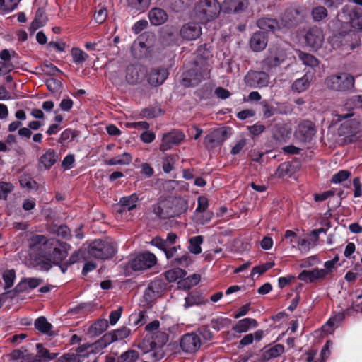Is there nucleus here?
I'll list each match as a JSON object with an SVG mask.
<instances>
[{
	"mask_svg": "<svg viewBox=\"0 0 362 362\" xmlns=\"http://www.w3.org/2000/svg\"><path fill=\"white\" fill-rule=\"evenodd\" d=\"M177 238L176 233L170 232L168 233L166 239L164 240L159 236H156L151 241V244L163 252L170 266H182L184 268L188 267L192 262L191 257L188 252L182 251L180 245H173Z\"/></svg>",
	"mask_w": 362,
	"mask_h": 362,
	"instance_id": "1",
	"label": "nucleus"
},
{
	"mask_svg": "<svg viewBox=\"0 0 362 362\" xmlns=\"http://www.w3.org/2000/svg\"><path fill=\"white\" fill-rule=\"evenodd\" d=\"M295 61V57L287 49L279 45H271L261 62L262 69L271 74L280 68L287 69Z\"/></svg>",
	"mask_w": 362,
	"mask_h": 362,
	"instance_id": "2",
	"label": "nucleus"
},
{
	"mask_svg": "<svg viewBox=\"0 0 362 362\" xmlns=\"http://www.w3.org/2000/svg\"><path fill=\"white\" fill-rule=\"evenodd\" d=\"M168 339L169 336L165 332L157 331L153 333H148L139 343L138 348L144 354L154 351L152 356L156 358V361H158L164 356V352L162 349L168 341Z\"/></svg>",
	"mask_w": 362,
	"mask_h": 362,
	"instance_id": "3",
	"label": "nucleus"
},
{
	"mask_svg": "<svg viewBox=\"0 0 362 362\" xmlns=\"http://www.w3.org/2000/svg\"><path fill=\"white\" fill-rule=\"evenodd\" d=\"M340 137L339 143L344 146L358 141L362 137L360 122L356 119H349L342 122L338 129Z\"/></svg>",
	"mask_w": 362,
	"mask_h": 362,
	"instance_id": "4",
	"label": "nucleus"
},
{
	"mask_svg": "<svg viewBox=\"0 0 362 362\" xmlns=\"http://www.w3.org/2000/svg\"><path fill=\"white\" fill-rule=\"evenodd\" d=\"M117 251V247L113 243L100 239L95 240L88 247L89 255L95 259L102 260L111 259Z\"/></svg>",
	"mask_w": 362,
	"mask_h": 362,
	"instance_id": "5",
	"label": "nucleus"
},
{
	"mask_svg": "<svg viewBox=\"0 0 362 362\" xmlns=\"http://www.w3.org/2000/svg\"><path fill=\"white\" fill-rule=\"evenodd\" d=\"M221 11V6L216 0H200L195 7L196 15L202 23L214 20Z\"/></svg>",
	"mask_w": 362,
	"mask_h": 362,
	"instance_id": "6",
	"label": "nucleus"
},
{
	"mask_svg": "<svg viewBox=\"0 0 362 362\" xmlns=\"http://www.w3.org/2000/svg\"><path fill=\"white\" fill-rule=\"evenodd\" d=\"M325 84L329 89L337 91H347L354 85V78L349 74L341 73L327 76Z\"/></svg>",
	"mask_w": 362,
	"mask_h": 362,
	"instance_id": "7",
	"label": "nucleus"
},
{
	"mask_svg": "<svg viewBox=\"0 0 362 362\" xmlns=\"http://www.w3.org/2000/svg\"><path fill=\"white\" fill-rule=\"evenodd\" d=\"M345 22L349 23L351 28L356 30H362V9L357 6L346 4L338 15Z\"/></svg>",
	"mask_w": 362,
	"mask_h": 362,
	"instance_id": "8",
	"label": "nucleus"
},
{
	"mask_svg": "<svg viewBox=\"0 0 362 362\" xmlns=\"http://www.w3.org/2000/svg\"><path fill=\"white\" fill-rule=\"evenodd\" d=\"M48 246L50 247L46 252V256L51 259L54 265H58L66 258L68 247H70L66 243L52 239Z\"/></svg>",
	"mask_w": 362,
	"mask_h": 362,
	"instance_id": "9",
	"label": "nucleus"
},
{
	"mask_svg": "<svg viewBox=\"0 0 362 362\" xmlns=\"http://www.w3.org/2000/svg\"><path fill=\"white\" fill-rule=\"evenodd\" d=\"M209 69L208 66L190 69L183 73L182 84L185 87H194L208 77Z\"/></svg>",
	"mask_w": 362,
	"mask_h": 362,
	"instance_id": "10",
	"label": "nucleus"
},
{
	"mask_svg": "<svg viewBox=\"0 0 362 362\" xmlns=\"http://www.w3.org/2000/svg\"><path fill=\"white\" fill-rule=\"evenodd\" d=\"M317 133L315 124L308 119L301 120L297 125L294 136L302 143H310Z\"/></svg>",
	"mask_w": 362,
	"mask_h": 362,
	"instance_id": "11",
	"label": "nucleus"
},
{
	"mask_svg": "<svg viewBox=\"0 0 362 362\" xmlns=\"http://www.w3.org/2000/svg\"><path fill=\"white\" fill-rule=\"evenodd\" d=\"M156 262L157 259L156 255L146 251L136 255L129 262V264L132 270L137 272L151 268Z\"/></svg>",
	"mask_w": 362,
	"mask_h": 362,
	"instance_id": "12",
	"label": "nucleus"
},
{
	"mask_svg": "<svg viewBox=\"0 0 362 362\" xmlns=\"http://www.w3.org/2000/svg\"><path fill=\"white\" fill-rule=\"evenodd\" d=\"M269 72L264 71H249L244 77V81L247 86L252 88H261L269 84Z\"/></svg>",
	"mask_w": 362,
	"mask_h": 362,
	"instance_id": "13",
	"label": "nucleus"
},
{
	"mask_svg": "<svg viewBox=\"0 0 362 362\" xmlns=\"http://www.w3.org/2000/svg\"><path fill=\"white\" fill-rule=\"evenodd\" d=\"M185 138V135L182 130L173 129L169 132L163 134L161 144L159 146L160 151L165 152L173 148L174 146L179 145Z\"/></svg>",
	"mask_w": 362,
	"mask_h": 362,
	"instance_id": "14",
	"label": "nucleus"
},
{
	"mask_svg": "<svg viewBox=\"0 0 362 362\" xmlns=\"http://www.w3.org/2000/svg\"><path fill=\"white\" fill-rule=\"evenodd\" d=\"M202 344L200 337L195 332L187 333L182 336L180 340V346L185 353L197 352Z\"/></svg>",
	"mask_w": 362,
	"mask_h": 362,
	"instance_id": "15",
	"label": "nucleus"
},
{
	"mask_svg": "<svg viewBox=\"0 0 362 362\" xmlns=\"http://www.w3.org/2000/svg\"><path fill=\"white\" fill-rule=\"evenodd\" d=\"M350 39V36L335 35L329 38V43L334 49L354 50L356 48L361 47L360 40H356L355 42L349 43Z\"/></svg>",
	"mask_w": 362,
	"mask_h": 362,
	"instance_id": "16",
	"label": "nucleus"
},
{
	"mask_svg": "<svg viewBox=\"0 0 362 362\" xmlns=\"http://www.w3.org/2000/svg\"><path fill=\"white\" fill-rule=\"evenodd\" d=\"M167 286L166 283L160 278H155L148 285L144 291V298L147 301L153 300L162 296Z\"/></svg>",
	"mask_w": 362,
	"mask_h": 362,
	"instance_id": "17",
	"label": "nucleus"
},
{
	"mask_svg": "<svg viewBox=\"0 0 362 362\" xmlns=\"http://www.w3.org/2000/svg\"><path fill=\"white\" fill-rule=\"evenodd\" d=\"M166 202L172 218L180 216L188 209L187 201L181 197H170Z\"/></svg>",
	"mask_w": 362,
	"mask_h": 362,
	"instance_id": "18",
	"label": "nucleus"
},
{
	"mask_svg": "<svg viewBox=\"0 0 362 362\" xmlns=\"http://www.w3.org/2000/svg\"><path fill=\"white\" fill-rule=\"evenodd\" d=\"M228 136V131L225 127L217 129L205 136L204 144L208 148H214L223 143Z\"/></svg>",
	"mask_w": 362,
	"mask_h": 362,
	"instance_id": "19",
	"label": "nucleus"
},
{
	"mask_svg": "<svg viewBox=\"0 0 362 362\" xmlns=\"http://www.w3.org/2000/svg\"><path fill=\"white\" fill-rule=\"evenodd\" d=\"M139 200V194L136 193L121 197L117 204V212L123 214L124 212L135 209L137 207V204Z\"/></svg>",
	"mask_w": 362,
	"mask_h": 362,
	"instance_id": "20",
	"label": "nucleus"
},
{
	"mask_svg": "<svg viewBox=\"0 0 362 362\" xmlns=\"http://www.w3.org/2000/svg\"><path fill=\"white\" fill-rule=\"evenodd\" d=\"M306 44L313 49H317L321 47L324 41L322 31L318 28H312L305 36Z\"/></svg>",
	"mask_w": 362,
	"mask_h": 362,
	"instance_id": "21",
	"label": "nucleus"
},
{
	"mask_svg": "<svg viewBox=\"0 0 362 362\" xmlns=\"http://www.w3.org/2000/svg\"><path fill=\"white\" fill-rule=\"evenodd\" d=\"M202 34L201 26L196 23H188L180 29V35L187 40H193L198 38Z\"/></svg>",
	"mask_w": 362,
	"mask_h": 362,
	"instance_id": "22",
	"label": "nucleus"
},
{
	"mask_svg": "<svg viewBox=\"0 0 362 362\" xmlns=\"http://www.w3.org/2000/svg\"><path fill=\"white\" fill-rule=\"evenodd\" d=\"M247 6V0H225L221 5L222 11L226 13H238L244 11Z\"/></svg>",
	"mask_w": 362,
	"mask_h": 362,
	"instance_id": "23",
	"label": "nucleus"
},
{
	"mask_svg": "<svg viewBox=\"0 0 362 362\" xmlns=\"http://www.w3.org/2000/svg\"><path fill=\"white\" fill-rule=\"evenodd\" d=\"M168 74V71L165 68L152 69L148 74V81L153 86H160L163 83Z\"/></svg>",
	"mask_w": 362,
	"mask_h": 362,
	"instance_id": "24",
	"label": "nucleus"
},
{
	"mask_svg": "<svg viewBox=\"0 0 362 362\" xmlns=\"http://www.w3.org/2000/svg\"><path fill=\"white\" fill-rule=\"evenodd\" d=\"M59 156L52 148H48L39 158V168L49 170L58 160Z\"/></svg>",
	"mask_w": 362,
	"mask_h": 362,
	"instance_id": "25",
	"label": "nucleus"
},
{
	"mask_svg": "<svg viewBox=\"0 0 362 362\" xmlns=\"http://www.w3.org/2000/svg\"><path fill=\"white\" fill-rule=\"evenodd\" d=\"M325 272L317 268L312 270H303L298 275V279L304 282L313 283L317 280L325 279Z\"/></svg>",
	"mask_w": 362,
	"mask_h": 362,
	"instance_id": "26",
	"label": "nucleus"
},
{
	"mask_svg": "<svg viewBox=\"0 0 362 362\" xmlns=\"http://www.w3.org/2000/svg\"><path fill=\"white\" fill-rule=\"evenodd\" d=\"M267 36L264 32L255 33L250 38V45L255 52L263 50L267 45Z\"/></svg>",
	"mask_w": 362,
	"mask_h": 362,
	"instance_id": "27",
	"label": "nucleus"
},
{
	"mask_svg": "<svg viewBox=\"0 0 362 362\" xmlns=\"http://www.w3.org/2000/svg\"><path fill=\"white\" fill-rule=\"evenodd\" d=\"M146 71L141 66H129L127 69L126 78L129 83L134 84L144 78Z\"/></svg>",
	"mask_w": 362,
	"mask_h": 362,
	"instance_id": "28",
	"label": "nucleus"
},
{
	"mask_svg": "<svg viewBox=\"0 0 362 362\" xmlns=\"http://www.w3.org/2000/svg\"><path fill=\"white\" fill-rule=\"evenodd\" d=\"M257 25L261 30L274 33L281 29V23L277 19L263 17L257 20Z\"/></svg>",
	"mask_w": 362,
	"mask_h": 362,
	"instance_id": "29",
	"label": "nucleus"
},
{
	"mask_svg": "<svg viewBox=\"0 0 362 362\" xmlns=\"http://www.w3.org/2000/svg\"><path fill=\"white\" fill-rule=\"evenodd\" d=\"M150 22L153 25H160L168 19V14L165 10L160 8H153L148 13Z\"/></svg>",
	"mask_w": 362,
	"mask_h": 362,
	"instance_id": "30",
	"label": "nucleus"
},
{
	"mask_svg": "<svg viewBox=\"0 0 362 362\" xmlns=\"http://www.w3.org/2000/svg\"><path fill=\"white\" fill-rule=\"evenodd\" d=\"M35 328L40 332L47 334L49 337L54 335V332L52 330L53 325L49 323L47 318L44 316L37 317L34 322Z\"/></svg>",
	"mask_w": 362,
	"mask_h": 362,
	"instance_id": "31",
	"label": "nucleus"
},
{
	"mask_svg": "<svg viewBox=\"0 0 362 362\" xmlns=\"http://www.w3.org/2000/svg\"><path fill=\"white\" fill-rule=\"evenodd\" d=\"M257 326L258 322L255 319L246 317L238 320L232 329L237 333H243L247 332L251 327L255 328Z\"/></svg>",
	"mask_w": 362,
	"mask_h": 362,
	"instance_id": "32",
	"label": "nucleus"
},
{
	"mask_svg": "<svg viewBox=\"0 0 362 362\" xmlns=\"http://www.w3.org/2000/svg\"><path fill=\"white\" fill-rule=\"evenodd\" d=\"M37 354H35V356L42 362H49L52 361L59 355V353H52L47 348H45L42 344L37 343L36 344Z\"/></svg>",
	"mask_w": 362,
	"mask_h": 362,
	"instance_id": "33",
	"label": "nucleus"
},
{
	"mask_svg": "<svg viewBox=\"0 0 362 362\" xmlns=\"http://www.w3.org/2000/svg\"><path fill=\"white\" fill-rule=\"evenodd\" d=\"M108 327V322L105 319H98L88 329L87 333L91 337H97L103 333Z\"/></svg>",
	"mask_w": 362,
	"mask_h": 362,
	"instance_id": "34",
	"label": "nucleus"
},
{
	"mask_svg": "<svg viewBox=\"0 0 362 362\" xmlns=\"http://www.w3.org/2000/svg\"><path fill=\"white\" fill-rule=\"evenodd\" d=\"M312 80L313 76L310 74H305L303 77L294 81L291 86V88L295 92H303L308 88Z\"/></svg>",
	"mask_w": 362,
	"mask_h": 362,
	"instance_id": "35",
	"label": "nucleus"
},
{
	"mask_svg": "<svg viewBox=\"0 0 362 362\" xmlns=\"http://www.w3.org/2000/svg\"><path fill=\"white\" fill-rule=\"evenodd\" d=\"M151 0H127L128 8L132 13H144L149 6Z\"/></svg>",
	"mask_w": 362,
	"mask_h": 362,
	"instance_id": "36",
	"label": "nucleus"
},
{
	"mask_svg": "<svg viewBox=\"0 0 362 362\" xmlns=\"http://www.w3.org/2000/svg\"><path fill=\"white\" fill-rule=\"evenodd\" d=\"M168 206L167 204L166 199H165L158 203L153 204L152 211L154 214L156 215V216L161 219L170 218L172 217L169 208H167Z\"/></svg>",
	"mask_w": 362,
	"mask_h": 362,
	"instance_id": "37",
	"label": "nucleus"
},
{
	"mask_svg": "<svg viewBox=\"0 0 362 362\" xmlns=\"http://www.w3.org/2000/svg\"><path fill=\"white\" fill-rule=\"evenodd\" d=\"M173 269L166 271L164 276L169 282H174L177 280L182 279L186 275L187 272L182 269V266H170Z\"/></svg>",
	"mask_w": 362,
	"mask_h": 362,
	"instance_id": "38",
	"label": "nucleus"
},
{
	"mask_svg": "<svg viewBox=\"0 0 362 362\" xmlns=\"http://www.w3.org/2000/svg\"><path fill=\"white\" fill-rule=\"evenodd\" d=\"M284 352V345L276 344L269 348H265L262 353V358L264 360L268 361L280 356Z\"/></svg>",
	"mask_w": 362,
	"mask_h": 362,
	"instance_id": "39",
	"label": "nucleus"
},
{
	"mask_svg": "<svg viewBox=\"0 0 362 362\" xmlns=\"http://www.w3.org/2000/svg\"><path fill=\"white\" fill-rule=\"evenodd\" d=\"M115 341L112 332L105 333L100 339L89 346H95V351L99 352L108 345Z\"/></svg>",
	"mask_w": 362,
	"mask_h": 362,
	"instance_id": "40",
	"label": "nucleus"
},
{
	"mask_svg": "<svg viewBox=\"0 0 362 362\" xmlns=\"http://www.w3.org/2000/svg\"><path fill=\"white\" fill-rule=\"evenodd\" d=\"M200 279L201 277L199 274H194L190 275L188 277L184 278L178 281V288L183 290H189L192 286L198 284L200 281Z\"/></svg>",
	"mask_w": 362,
	"mask_h": 362,
	"instance_id": "41",
	"label": "nucleus"
},
{
	"mask_svg": "<svg viewBox=\"0 0 362 362\" xmlns=\"http://www.w3.org/2000/svg\"><path fill=\"white\" fill-rule=\"evenodd\" d=\"M49 231L57 236L61 237L65 240H69L71 237V230L65 224H62L60 226L54 225L50 228Z\"/></svg>",
	"mask_w": 362,
	"mask_h": 362,
	"instance_id": "42",
	"label": "nucleus"
},
{
	"mask_svg": "<svg viewBox=\"0 0 362 362\" xmlns=\"http://www.w3.org/2000/svg\"><path fill=\"white\" fill-rule=\"evenodd\" d=\"M132 160V155L127 152H124L122 155L106 160V164L108 165H129Z\"/></svg>",
	"mask_w": 362,
	"mask_h": 362,
	"instance_id": "43",
	"label": "nucleus"
},
{
	"mask_svg": "<svg viewBox=\"0 0 362 362\" xmlns=\"http://www.w3.org/2000/svg\"><path fill=\"white\" fill-rule=\"evenodd\" d=\"M293 173L292 163L284 162L278 166L275 175L279 178H284L285 177H291Z\"/></svg>",
	"mask_w": 362,
	"mask_h": 362,
	"instance_id": "44",
	"label": "nucleus"
},
{
	"mask_svg": "<svg viewBox=\"0 0 362 362\" xmlns=\"http://www.w3.org/2000/svg\"><path fill=\"white\" fill-rule=\"evenodd\" d=\"M139 357L140 354L138 351L129 349L117 357V362H137Z\"/></svg>",
	"mask_w": 362,
	"mask_h": 362,
	"instance_id": "45",
	"label": "nucleus"
},
{
	"mask_svg": "<svg viewBox=\"0 0 362 362\" xmlns=\"http://www.w3.org/2000/svg\"><path fill=\"white\" fill-rule=\"evenodd\" d=\"M203 241L204 238L202 235H197L189 238L188 245L189 251L194 255L200 254L202 252L201 245Z\"/></svg>",
	"mask_w": 362,
	"mask_h": 362,
	"instance_id": "46",
	"label": "nucleus"
},
{
	"mask_svg": "<svg viewBox=\"0 0 362 362\" xmlns=\"http://www.w3.org/2000/svg\"><path fill=\"white\" fill-rule=\"evenodd\" d=\"M311 16L315 22H320L328 16V11L324 6H314L311 10Z\"/></svg>",
	"mask_w": 362,
	"mask_h": 362,
	"instance_id": "47",
	"label": "nucleus"
},
{
	"mask_svg": "<svg viewBox=\"0 0 362 362\" xmlns=\"http://www.w3.org/2000/svg\"><path fill=\"white\" fill-rule=\"evenodd\" d=\"M259 104L262 108L263 118H270L277 113V109L271 105L267 100H262Z\"/></svg>",
	"mask_w": 362,
	"mask_h": 362,
	"instance_id": "48",
	"label": "nucleus"
},
{
	"mask_svg": "<svg viewBox=\"0 0 362 362\" xmlns=\"http://www.w3.org/2000/svg\"><path fill=\"white\" fill-rule=\"evenodd\" d=\"M17 0H0V14L5 15L13 11L18 6Z\"/></svg>",
	"mask_w": 362,
	"mask_h": 362,
	"instance_id": "49",
	"label": "nucleus"
},
{
	"mask_svg": "<svg viewBox=\"0 0 362 362\" xmlns=\"http://www.w3.org/2000/svg\"><path fill=\"white\" fill-rule=\"evenodd\" d=\"M147 315L146 312L142 310L138 314H132L129 318V323L130 325L134 326H141L145 324L146 321Z\"/></svg>",
	"mask_w": 362,
	"mask_h": 362,
	"instance_id": "50",
	"label": "nucleus"
},
{
	"mask_svg": "<svg viewBox=\"0 0 362 362\" xmlns=\"http://www.w3.org/2000/svg\"><path fill=\"white\" fill-rule=\"evenodd\" d=\"M73 62L76 64H81L88 58V54L78 47H74L71 51Z\"/></svg>",
	"mask_w": 362,
	"mask_h": 362,
	"instance_id": "51",
	"label": "nucleus"
},
{
	"mask_svg": "<svg viewBox=\"0 0 362 362\" xmlns=\"http://www.w3.org/2000/svg\"><path fill=\"white\" fill-rule=\"evenodd\" d=\"M34 261L35 266L45 272H48L53 264L51 259L46 256V254L43 257H36Z\"/></svg>",
	"mask_w": 362,
	"mask_h": 362,
	"instance_id": "52",
	"label": "nucleus"
},
{
	"mask_svg": "<svg viewBox=\"0 0 362 362\" xmlns=\"http://www.w3.org/2000/svg\"><path fill=\"white\" fill-rule=\"evenodd\" d=\"M185 306L189 308L194 305H199L202 303L203 299L199 292H191L185 298Z\"/></svg>",
	"mask_w": 362,
	"mask_h": 362,
	"instance_id": "53",
	"label": "nucleus"
},
{
	"mask_svg": "<svg viewBox=\"0 0 362 362\" xmlns=\"http://www.w3.org/2000/svg\"><path fill=\"white\" fill-rule=\"evenodd\" d=\"M298 57L305 65L316 67L319 64L318 59L310 54L300 52Z\"/></svg>",
	"mask_w": 362,
	"mask_h": 362,
	"instance_id": "54",
	"label": "nucleus"
},
{
	"mask_svg": "<svg viewBox=\"0 0 362 362\" xmlns=\"http://www.w3.org/2000/svg\"><path fill=\"white\" fill-rule=\"evenodd\" d=\"M16 279V272L14 269H7L3 274V279L5 283L4 289L11 288L14 284Z\"/></svg>",
	"mask_w": 362,
	"mask_h": 362,
	"instance_id": "55",
	"label": "nucleus"
},
{
	"mask_svg": "<svg viewBox=\"0 0 362 362\" xmlns=\"http://www.w3.org/2000/svg\"><path fill=\"white\" fill-rule=\"evenodd\" d=\"M28 289L27 282L23 279L21 280L13 290L8 291L5 293V294H7V296L11 298H15L18 293H23Z\"/></svg>",
	"mask_w": 362,
	"mask_h": 362,
	"instance_id": "56",
	"label": "nucleus"
},
{
	"mask_svg": "<svg viewBox=\"0 0 362 362\" xmlns=\"http://www.w3.org/2000/svg\"><path fill=\"white\" fill-rule=\"evenodd\" d=\"M163 113V110L159 107H149L143 109L141 112V115L147 119L157 117Z\"/></svg>",
	"mask_w": 362,
	"mask_h": 362,
	"instance_id": "57",
	"label": "nucleus"
},
{
	"mask_svg": "<svg viewBox=\"0 0 362 362\" xmlns=\"http://www.w3.org/2000/svg\"><path fill=\"white\" fill-rule=\"evenodd\" d=\"M78 136V132L71 129H66L64 130L58 140L60 144L73 141Z\"/></svg>",
	"mask_w": 362,
	"mask_h": 362,
	"instance_id": "58",
	"label": "nucleus"
},
{
	"mask_svg": "<svg viewBox=\"0 0 362 362\" xmlns=\"http://www.w3.org/2000/svg\"><path fill=\"white\" fill-rule=\"evenodd\" d=\"M50 240H47V238L43 235H34L29 239L30 247H35L40 244L49 245Z\"/></svg>",
	"mask_w": 362,
	"mask_h": 362,
	"instance_id": "59",
	"label": "nucleus"
},
{
	"mask_svg": "<svg viewBox=\"0 0 362 362\" xmlns=\"http://www.w3.org/2000/svg\"><path fill=\"white\" fill-rule=\"evenodd\" d=\"M362 296H358V299L353 301L351 305L345 309V313L347 316H351L355 313H362V302L358 301V299L361 298Z\"/></svg>",
	"mask_w": 362,
	"mask_h": 362,
	"instance_id": "60",
	"label": "nucleus"
},
{
	"mask_svg": "<svg viewBox=\"0 0 362 362\" xmlns=\"http://www.w3.org/2000/svg\"><path fill=\"white\" fill-rule=\"evenodd\" d=\"M351 176V173L346 170H341L334 174L331 178V182L334 184L341 183L346 180Z\"/></svg>",
	"mask_w": 362,
	"mask_h": 362,
	"instance_id": "61",
	"label": "nucleus"
},
{
	"mask_svg": "<svg viewBox=\"0 0 362 362\" xmlns=\"http://www.w3.org/2000/svg\"><path fill=\"white\" fill-rule=\"evenodd\" d=\"M47 21V17L46 16L45 12L42 8H38L35 13V16L32 23L39 25L40 27H43L45 25Z\"/></svg>",
	"mask_w": 362,
	"mask_h": 362,
	"instance_id": "62",
	"label": "nucleus"
},
{
	"mask_svg": "<svg viewBox=\"0 0 362 362\" xmlns=\"http://www.w3.org/2000/svg\"><path fill=\"white\" fill-rule=\"evenodd\" d=\"M45 85L47 89L52 93L58 92L62 88V82L54 78H47Z\"/></svg>",
	"mask_w": 362,
	"mask_h": 362,
	"instance_id": "63",
	"label": "nucleus"
},
{
	"mask_svg": "<svg viewBox=\"0 0 362 362\" xmlns=\"http://www.w3.org/2000/svg\"><path fill=\"white\" fill-rule=\"evenodd\" d=\"M56 362H81L78 354L74 353H66L57 358Z\"/></svg>",
	"mask_w": 362,
	"mask_h": 362,
	"instance_id": "64",
	"label": "nucleus"
}]
</instances>
